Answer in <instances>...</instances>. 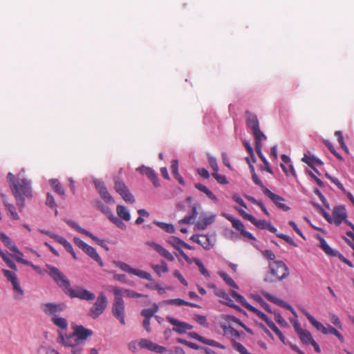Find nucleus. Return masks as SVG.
<instances>
[{"mask_svg": "<svg viewBox=\"0 0 354 354\" xmlns=\"http://www.w3.org/2000/svg\"><path fill=\"white\" fill-rule=\"evenodd\" d=\"M46 272L54 280L58 286L71 298L91 301L95 299V295L82 287L73 289L68 278L56 267L46 264Z\"/></svg>", "mask_w": 354, "mask_h": 354, "instance_id": "1", "label": "nucleus"}, {"mask_svg": "<svg viewBox=\"0 0 354 354\" xmlns=\"http://www.w3.org/2000/svg\"><path fill=\"white\" fill-rule=\"evenodd\" d=\"M7 180L15 198L19 212H22L25 207V200L30 199L32 197L30 182L27 179L21 178L16 183L15 176L10 172L8 174Z\"/></svg>", "mask_w": 354, "mask_h": 354, "instance_id": "2", "label": "nucleus"}, {"mask_svg": "<svg viewBox=\"0 0 354 354\" xmlns=\"http://www.w3.org/2000/svg\"><path fill=\"white\" fill-rule=\"evenodd\" d=\"M289 274V269L283 261H274L269 263L263 281L266 283H275L287 278Z\"/></svg>", "mask_w": 354, "mask_h": 354, "instance_id": "3", "label": "nucleus"}, {"mask_svg": "<svg viewBox=\"0 0 354 354\" xmlns=\"http://www.w3.org/2000/svg\"><path fill=\"white\" fill-rule=\"evenodd\" d=\"M231 294H232L233 298L237 302L241 304L243 307H245L248 310L255 313L258 316V317L260 318L261 319H262L263 321H264L266 323V324H268V322H270L272 321L263 312L260 311L257 308H256L254 306H252V305H250L242 295H241L236 291H232Z\"/></svg>", "mask_w": 354, "mask_h": 354, "instance_id": "4", "label": "nucleus"}, {"mask_svg": "<svg viewBox=\"0 0 354 354\" xmlns=\"http://www.w3.org/2000/svg\"><path fill=\"white\" fill-rule=\"evenodd\" d=\"M106 306L107 298L103 292H100L96 301L90 309V316L93 319H96L104 312Z\"/></svg>", "mask_w": 354, "mask_h": 354, "instance_id": "5", "label": "nucleus"}, {"mask_svg": "<svg viewBox=\"0 0 354 354\" xmlns=\"http://www.w3.org/2000/svg\"><path fill=\"white\" fill-rule=\"evenodd\" d=\"M114 264L116 267L119 268L120 270H122L124 272L133 274L134 275H136L142 279H147L148 281L152 280V277L150 273L147 272L143 270H137L135 268H132L127 263L120 261H114Z\"/></svg>", "mask_w": 354, "mask_h": 354, "instance_id": "6", "label": "nucleus"}, {"mask_svg": "<svg viewBox=\"0 0 354 354\" xmlns=\"http://www.w3.org/2000/svg\"><path fill=\"white\" fill-rule=\"evenodd\" d=\"M332 223H334L337 226L339 225L343 221L349 225L354 231V225L350 221L346 220L347 213L344 206H337L333 210Z\"/></svg>", "mask_w": 354, "mask_h": 354, "instance_id": "7", "label": "nucleus"}, {"mask_svg": "<svg viewBox=\"0 0 354 354\" xmlns=\"http://www.w3.org/2000/svg\"><path fill=\"white\" fill-rule=\"evenodd\" d=\"M124 313L125 307L123 299L114 296V301L112 306V313L122 325L125 324Z\"/></svg>", "mask_w": 354, "mask_h": 354, "instance_id": "8", "label": "nucleus"}, {"mask_svg": "<svg viewBox=\"0 0 354 354\" xmlns=\"http://www.w3.org/2000/svg\"><path fill=\"white\" fill-rule=\"evenodd\" d=\"M65 308L63 303L47 302L41 304V309L48 317H55L59 315Z\"/></svg>", "mask_w": 354, "mask_h": 354, "instance_id": "9", "label": "nucleus"}, {"mask_svg": "<svg viewBox=\"0 0 354 354\" xmlns=\"http://www.w3.org/2000/svg\"><path fill=\"white\" fill-rule=\"evenodd\" d=\"M114 296L122 298V296H125L129 298H140L147 297V295L138 293L131 289L122 288L118 286H113L111 289Z\"/></svg>", "mask_w": 354, "mask_h": 354, "instance_id": "10", "label": "nucleus"}, {"mask_svg": "<svg viewBox=\"0 0 354 354\" xmlns=\"http://www.w3.org/2000/svg\"><path fill=\"white\" fill-rule=\"evenodd\" d=\"M167 321L174 326L173 330L179 334L186 333L187 330H192L193 326L184 322H180L174 317H167Z\"/></svg>", "mask_w": 354, "mask_h": 354, "instance_id": "11", "label": "nucleus"}, {"mask_svg": "<svg viewBox=\"0 0 354 354\" xmlns=\"http://www.w3.org/2000/svg\"><path fill=\"white\" fill-rule=\"evenodd\" d=\"M73 333L82 345L84 344L85 340L93 335L91 330L85 328L82 326L73 325Z\"/></svg>", "mask_w": 354, "mask_h": 354, "instance_id": "12", "label": "nucleus"}, {"mask_svg": "<svg viewBox=\"0 0 354 354\" xmlns=\"http://www.w3.org/2000/svg\"><path fill=\"white\" fill-rule=\"evenodd\" d=\"M264 194H266L279 209L283 211L290 209V207L283 203L285 200L281 196L273 193L269 189H265Z\"/></svg>", "mask_w": 354, "mask_h": 354, "instance_id": "13", "label": "nucleus"}, {"mask_svg": "<svg viewBox=\"0 0 354 354\" xmlns=\"http://www.w3.org/2000/svg\"><path fill=\"white\" fill-rule=\"evenodd\" d=\"M262 295L268 301L290 310L295 316H297L296 312L294 310V308L290 304L283 301L282 299H280L272 295L271 294H270L268 292H263Z\"/></svg>", "mask_w": 354, "mask_h": 354, "instance_id": "14", "label": "nucleus"}, {"mask_svg": "<svg viewBox=\"0 0 354 354\" xmlns=\"http://www.w3.org/2000/svg\"><path fill=\"white\" fill-rule=\"evenodd\" d=\"M60 342L64 346L75 347L82 345L74 333L69 335L64 336L62 333L59 334Z\"/></svg>", "mask_w": 354, "mask_h": 354, "instance_id": "15", "label": "nucleus"}, {"mask_svg": "<svg viewBox=\"0 0 354 354\" xmlns=\"http://www.w3.org/2000/svg\"><path fill=\"white\" fill-rule=\"evenodd\" d=\"M141 174L146 175L149 178L155 187H159L160 183L158 181V176L155 173L154 170L151 168L142 165L138 169Z\"/></svg>", "mask_w": 354, "mask_h": 354, "instance_id": "16", "label": "nucleus"}, {"mask_svg": "<svg viewBox=\"0 0 354 354\" xmlns=\"http://www.w3.org/2000/svg\"><path fill=\"white\" fill-rule=\"evenodd\" d=\"M245 122L252 131L259 128V123L257 116L253 113L246 111L245 113Z\"/></svg>", "mask_w": 354, "mask_h": 354, "instance_id": "17", "label": "nucleus"}, {"mask_svg": "<svg viewBox=\"0 0 354 354\" xmlns=\"http://www.w3.org/2000/svg\"><path fill=\"white\" fill-rule=\"evenodd\" d=\"M96 188L98 190V192L100 196L104 199V201L107 203H114V200L113 197L109 194L106 187L104 186L103 183L97 182L95 183Z\"/></svg>", "mask_w": 354, "mask_h": 354, "instance_id": "18", "label": "nucleus"}, {"mask_svg": "<svg viewBox=\"0 0 354 354\" xmlns=\"http://www.w3.org/2000/svg\"><path fill=\"white\" fill-rule=\"evenodd\" d=\"M214 215H201L196 224V227L199 230H205L209 225L214 223Z\"/></svg>", "mask_w": 354, "mask_h": 354, "instance_id": "19", "label": "nucleus"}, {"mask_svg": "<svg viewBox=\"0 0 354 354\" xmlns=\"http://www.w3.org/2000/svg\"><path fill=\"white\" fill-rule=\"evenodd\" d=\"M104 214L108 217V218L114 223L121 230H125L127 226L122 221L120 218L115 216L110 209H103Z\"/></svg>", "mask_w": 354, "mask_h": 354, "instance_id": "20", "label": "nucleus"}, {"mask_svg": "<svg viewBox=\"0 0 354 354\" xmlns=\"http://www.w3.org/2000/svg\"><path fill=\"white\" fill-rule=\"evenodd\" d=\"M84 252L88 255L91 258H92L93 260H95L100 267H102L104 266L103 261L98 254V253L96 252L95 249L88 245L86 248L84 249Z\"/></svg>", "mask_w": 354, "mask_h": 354, "instance_id": "21", "label": "nucleus"}, {"mask_svg": "<svg viewBox=\"0 0 354 354\" xmlns=\"http://www.w3.org/2000/svg\"><path fill=\"white\" fill-rule=\"evenodd\" d=\"M318 239L320 242V248L324 251V252L331 257H337V251H335L330 248V247L328 245L325 239L321 236H318Z\"/></svg>", "mask_w": 354, "mask_h": 354, "instance_id": "22", "label": "nucleus"}, {"mask_svg": "<svg viewBox=\"0 0 354 354\" xmlns=\"http://www.w3.org/2000/svg\"><path fill=\"white\" fill-rule=\"evenodd\" d=\"M221 215L232 223V226L239 232L245 227L241 221L234 218L232 215L223 212Z\"/></svg>", "mask_w": 354, "mask_h": 354, "instance_id": "23", "label": "nucleus"}, {"mask_svg": "<svg viewBox=\"0 0 354 354\" xmlns=\"http://www.w3.org/2000/svg\"><path fill=\"white\" fill-rule=\"evenodd\" d=\"M171 169L174 178L178 183L182 185H185V181L178 172V161L177 160L171 161Z\"/></svg>", "mask_w": 354, "mask_h": 354, "instance_id": "24", "label": "nucleus"}, {"mask_svg": "<svg viewBox=\"0 0 354 354\" xmlns=\"http://www.w3.org/2000/svg\"><path fill=\"white\" fill-rule=\"evenodd\" d=\"M302 162L307 164L309 167L314 169V166L316 165H322L323 162L315 158V156H307L306 154H304V157L301 159Z\"/></svg>", "mask_w": 354, "mask_h": 354, "instance_id": "25", "label": "nucleus"}, {"mask_svg": "<svg viewBox=\"0 0 354 354\" xmlns=\"http://www.w3.org/2000/svg\"><path fill=\"white\" fill-rule=\"evenodd\" d=\"M301 313L306 317L309 322L317 330H321L323 324L320 323L319 322L317 321L306 309L301 308Z\"/></svg>", "mask_w": 354, "mask_h": 354, "instance_id": "26", "label": "nucleus"}, {"mask_svg": "<svg viewBox=\"0 0 354 354\" xmlns=\"http://www.w3.org/2000/svg\"><path fill=\"white\" fill-rule=\"evenodd\" d=\"M252 133L255 140V147L263 146L262 142L266 139L265 134L261 131L260 128L254 129Z\"/></svg>", "mask_w": 354, "mask_h": 354, "instance_id": "27", "label": "nucleus"}, {"mask_svg": "<svg viewBox=\"0 0 354 354\" xmlns=\"http://www.w3.org/2000/svg\"><path fill=\"white\" fill-rule=\"evenodd\" d=\"M188 335L192 339H194L196 340H198V342H203L209 346H216L217 344V343L214 340L207 339L199 335L196 332H190L188 333Z\"/></svg>", "mask_w": 354, "mask_h": 354, "instance_id": "28", "label": "nucleus"}, {"mask_svg": "<svg viewBox=\"0 0 354 354\" xmlns=\"http://www.w3.org/2000/svg\"><path fill=\"white\" fill-rule=\"evenodd\" d=\"M116 212L118 216L124 220L125 221H129L131 219V215L128 209L123 205H118L116 208Z\"/></svg>", "mask_w": 354, "mask_h": 354, "instance_id": "29", "label": "nucleus"}, {"mask_svg": "<svg viewBox=\"0 0 354 354\" xmlns=\"http://www.w3.org/2000/svg\"><path fill=\"white\" fill-rule=\"evenodd\" d=\"M0 239L4 243V245L9 248L12 252L17 250V246L12 242L11 239L3 232H0Z\"/></svg>", "mask_w": 354, "mask_h": 354, "instance_id": "30", "label": "nucleus"}, {"mask_svg": "<svg viewBox=\"0 0 354 354\" xmlns=\"http://www.w3.org/2000/svg\"><path fill=\"white\" fill-rule=\"evenodd\" d=\"M184 241L176 236H171L168 240L167 243L173 246L176 250L180 252L181 248L183 246Z\"/></svg>", "mask_w": 354, "mask_h": 354, "instance_id": "31", "label": "nucleus"}, {"mask_svg": "<svg viewBox=\"0 0 354 354\" xmlns=\"http://www.w3.org/2000/svg\"><path fill=\"white\" fill-rule=\"evenodd\" d=\"M59 243L62 245L67 252H68L75 259H77L76 254L73 248L72 245L64 237H61L57 241Z\"/></svg>", "mask_w": 354, "mask_h": 354, "instance_id": "32", "label": "nucleus"}, {"mask_svg": "<svg viewBox=\"0 0 354 354\" xmlns=\"http://www.w3.org/2000/svg\"><path fill=\"white\" fill-rule=\"evenodd\" d=\"M200 242L198 244L201 245L205 250H210L214 244L210 241L209 237L207 235L201 234Z\"/></svg>", "mask_w": 354, "mask_h": 354, "instance_id": "33", "label": "nucleus"}, {"mask_svg": "<svg viewBox=\"0 0 354 354\" xmlns=\"http://www.w3.org/2000/svg\"><path fill=\"white\" fill-rule=\"evenodd\" d=\"M158 306L156 304H154L152 308L143 309L141 311V315L145 317V319H150L154 314L158 311Z\"/></svg>", "mask_w": 354, "mask_h": 354, "instance_id": "34", "label": "nucleus"}, {"mask_svg": "<svg viewBox=\"0 0 354 354\" xmlns=\"http://www.w3.org/2000/svg\"><path fill=\"white\" fill-rule=\"evenodd\" d=\"M52 322L62 330H66L68 327V322L65 318L55 317L51 318Z\"/></svg>", "mask_w": 354, "mask_h": 354, "instance_id": "35", "label": "nucleus"}, {"mask_svg": "<svg viewBox=\"0 0 354 354\" xmlns=\"http://www.w3.org/2000/svg\"><path fill=\"white\" fill-rule=\"evenodd\" d=\"M153 223L160 228H161L162 230H163L164 231H165L166 232L174 233L175 232V228L172 224L166 223L158 221H154Z\"/></svg>", "mask_w": 354, "mask_h": 354, "instance_id": "36", "label": "nucleus"}, {"mask_svg": "<svg viewBox=\"0 0 354 354\" xmlns=\"http://www.w3.org/2000/svg\"><path fill=\"white\" fill-rule=\"evenodd\" d=\"M218 274L228 286L236 289L239 288L237 284L228 274L224 272H220Z\"/></svg>", "mask_w": 354, "mask_h": 354, "instance_id": "37", "label": "nucleus"}, {"mask_svg": "<svg viewBox=\"0 0 354 354\" xmlns=\"http://www.w3.org/2000/svg\"><path fill=\"white\" fill-rule=\"evenodd\" d=\"M268 327L277 335L279 339L283 343L286 344V338L285 336L283 335L281 331L277 328V326L275 325V324L271 321L270 322H268Z\"/></svg>", "mask_w": 354, "mask_h": 354, "instance_id": "38", "label": "nucleus"}, {"mask_svg": "<svg viewBox=\"0 0 354 354\" xmlns=\"http://www.w3.org/2000/svg\"><path fill=\"white\" fill-rule=\"evenodd\" d=\"M299 337L301 341L304 344H306V345L310 344L314 340L311 333L308 330H305L303 333H301L299 335Z\"/></svg>", "mask_w": 354, "mask_h": 354, "instance_id": "39", "label": "nucleus"}, {"mask_svg": "<svg viewBox=\"0 0 354 354\" xmlns=\"http://www.w3.org/2000/svg\"><path fill=\"white\" fill-rule=\"evenodd\" d=\"M50 183L53 190L58 194L62 196L64 194V189L60 183L57 179H51Z\"/></svg>", "mask_w": 354, "mask_h": 354, "instance_id": "40", "label": "nucleus"}, {"mask_svg": "<svg viewBox=\"0 0 354 354\" xmlns=\"http://www.w3.org/2000/svg\"><path fill=\"white\" fill-rule=\"evenodd\" d=\"M224 332L225 335H230L231 337L232 342L233 340L236 341V339L240 337L239 331L231 326L225 327Z\"/></svg>", "mask_w": 354, "mask_h": 354, "instance_id": "41", "label": "nucleus"}, {"mask_svg": "<svg viewBox=\"0 0 354 354\" xmlns=\"http://www.w3.org/2000/svg\"><path fill=\"white\" fill-rule=\"evenodd\" d=\"M157 252L169 261H173L175 259L174 255L162 245H160Z\"/></svg>", "mask_w": 354, "mask_h": 354, "instance_id": "42", "label": "nucleus"}, {"mask_svg": "<svg viewBox=\"0 0 354 354\" xmlns=\"http://www.w3.org/2000/svg\"><path fill=\"white\" fill-rule=\"evenodd\" d=\"M153 269L159 275H160L161 272L165 273L169 272L167 265L165 261H161L160 264L159 265L153 266Z\"/></svg>", "mask_w": 354, "mask_h": 354, "instance_id": "43", "label": "nucleus"}, {"mask_svg": "<svg viewBox=\"0 0 354 354\" xmlns=\"http://www.w3.org/2000/svg\"><path fill=\"white\" fill-rule=\"evenodd\" d=\"M6 209L9 212L10 217L13 220H19V216L16 211V208L12 203H6Z\"/></svg>", "mask_w": 354, "mask_h": 354, "instance_id": "44", "label": "nucleus"}, {"mask_svg": "<svg viewBox=\"0 0 354 354\" xmlns=\"http://www.w3.org/2000/svg\"><path fill=\"white\" fill-rule=\"evenodd\" d=\"M250 222L259 229H266L268 223L265 220H258L254 216L251 217Z\"/></svg>", "mask_w": 354, "mask_h": 354, "instance_id": "45", "label": "nucleus"}, {"mask_svg": "<svg viewBox=\"0 0 354 354\" xmlns=\"http://www.w3.org/2000/svg\"><path fill=\"white\" fill-rule=\"evenodd\" d=\"M2 272L4 276L6 277L7 280L10 281L11 283L18 281L17 274L15 272L6 269H3Z\"/></svg>", "mask_w": 354, "mask_h": 354, "instance_id": "46", "label": "nucleus"}, {"mask_svg": "<svg viewBox=\"0 0 354 354\" xmlns=\"http://www.w3.org/2000/svg\"><path fill=\"white\" fill-rule=\"evenodd\" d=\"M193 261L195 263V264L199 268V270H200V272L205 276V277H209V272L207 270V269L205 268V266H203V263L201 262V261L199 259H197V258H194L193 259Z\"/></svg>", "mask_w": 354, "mask_h": 354, "instance_id": "47", "label": "nucleus"}, {"mask_svg": "<svg viewBox=\"0 0 354 354\" xmlns=\"http://www.w3.org/2000/svg\"><path fill=\"white\" fill-rule=\"evenodd\" d=\"M46 204L50 207L51 209H54L55 210V214H57V204L55 201L54 197L50 194L48 193L46 196Z\"/></svg>", "mask_w": 354, "mask_h": 354, "instance_id": "48", "label": "nucleus"}, {"mask_svg": "<svg viewBox=\"0 0 354 354\" xmlns=\"http://www.w3.org/2000/svg\"><path fill=\"white\" fill-rule=\"evenodd\" d=\"M66 223L68 225H70L71 227H73V229L77 230L78 232L82 233L86 236L88 234V232H89V231L82 228L77 223H75L73 221H67Z\"/></svg>", "mask_w": 354, "mask_h": 354, "instance_id": "49", "label": "nucleus"}, {"mask_svg": "<svg viewBox=\"0 0 354 354\" xmlns=\"http://www.w3.org/2000/svg\"><path fill=\"white\" fill-rule=\"evenodd\" d=\"M324 143L325 144V145L327 147V148L330 150V151L339 160H343V158L342 157V156L337 153L333 145H332V143L328 141V140H324Z\"/></svg>", "mask_w": 354, "mask_h": 354, "instance_id": "50", "label": "nucleus"}, {"mask_svg": "<svg viewBox=\"0 0 354 354\" xmlns=\"http://www.w3.org/2000/svg\"><path fill=\"white\" fill-rule=\"evenodd\" d=\"M12 285L13 286L14 290L17 291L18 293L17 295L15 296V298L16 299H21L22 296L24 295V291L20 286L19 282L17 281L12 283Z\"/></svg>", "mask_w": 354, "mask_h": 354, "instance_id": "51", "label": "nucleus"}, {"mask_svg": "<svg viewBox=\"0 0 354 354\" xmlns=\"http://www.w3.org/2000/svg\"><path fill=\"white\" fill-rule=\"evenodd\" d=\"M12 285L13 286L14 290L17 291L18 293L17 295L15 296V298L16 299H21L22 296L24 295V291L20 286L19 282L17 281L12 283Z\"/></svg>", "mask_w": 354, "mask_h": 354, "instance_id": "52", "label": "nucleus"}, {"mask_svg": "<svg viewBox=\"0 0 354 354\" xmlns=\"http://www.w3.org/2000/svg\"><path fill=\"white\" fill-rule=\"evenodd\" d=\"M120 196L122 197L123 200L127 203H133L135 202V198L129 189H127Z\"/></svg>", "mask_w": 354, "mask_h": 354, "instance_id": "53", "label": "nucleus"}, {"mask_svg": "<svg viewBox=\"0 0 354 354\" xmlns=\"http://www.w3.org/2000/svg\"><path fill=\"white\" fill-rule=\"evenodd\" d=\"M276 235L277 237L282 239L290 245L297 247V244L295 242L292 237L281 233L276 234Z\"/></svg>", "mask_w": 354, "mask_h": 354, "instance_id": "54", "label": "nucleus"}, {"mask_svg": "<svg viewBox=\"0 0 354 354\" xmlns=\"http://www.w3.org/2000/svg\"><path fill=\"white\" fill-rule=\"evenodd\" d=\"M139 342H140V348H147L150 351L152 350L153 343L151 340H149L147 339H141L140 340H139Z\"/></svg>", "mask_w": 354, "mask_h": 354, "instance_id": "55", "label": "nucleus"}, {"mask_svg": "<svg viewBox=\"0 0 354 354\" xmlns=\"http://www.w3.org/2000/svg\"><path fill=\"white\" fill-rule=\"evenodd\" d=\"M164 303L166 304L176 305V306H184V304H185L184 299H179V298L167 299V300H165L164 301Z\"/></svg>", "mask_w": 354, "mask_h": 354, "instance_id": "56", "label": "nucleus"}, {"mask_svg": "<svg viewBox=\"0 0 354 354\" xmlns=\"http://www.w3.org/2000/svg\"><path fill=\"white\" fill-rule=\"evenodd\" d=\"M115 188L116 192L121 195L123 192H124L127 189H128L127 187L125 184L120 181H116L115 183Z\"/></svg>", "mask_w": 354, "mask_h": 354, "instance_id": "57", "label": "nucleus"}, {"mask_svg": "<svg viewBox=\"0 0 354 354\" xmlns=\"http://www.w3.org/2000/svg\"><path fill=\"white\" fill-rule=\"evenodd\" d=\"M274 320L280 325L285 326L288 325L286 321L283 319V317L281 315L279 311H274Z\"/></svg>", "mask_w": 354, "mask_h": 354, "instance_id": "58", "label": "nucleus"}, {"mask_svg": "<svg viewBox=\"0 0 354 354\" xmlns=\"http://www.w3.org/2000/svg\"><path fill=\"white\" fill-rule=\"evenodd\" d=\"M13 252L15 253V259L18 261V262H20V263H22L24 265H29L30 264V262L26 261V260H24L22 257H23V253L21 252L18 248H17V250L16 251H12Z\"/></svg>", "mask_w": 354, "mask_h": 354, "instance_id": "59", "label": "nucleus"}, {"mask_svg": "<svg viewBox=\"0 0 354 354\" xmlns=\"http://www.w3.org/2000/svg\"><path fill=\"white\" fill-rule=\"evenodd\" d=\"M329 334L334 335L342 343L344 342L343 335L332 326H329Z\"/></svg>", "mask_w": 354, "mask_h": 354, "instance_id": "60", "label": "nucleus"}, {"mask_svg": "<svg viewBox=\"0 0 354 354\" xmlns=\"http://www.w3.org/2000/svg\"><path fill=\"white\" fill-rule=\"evenodd\" d=\"M243 145L245 147L246 151L250 154V156H251L252 162H256L257 160L254 156V151L250 143H248L247 141H244Z\"/></svg>", "mask_w": 354, "mask_h": 354, "instance_id": "61", "label": "nucleus"}, {"mask_svg": "<svg viewBox=\"0 0 354 354\" xmlns=\"http://www.w3.org/2000/svg\"><path fill=\"white\" fill-rule=\"evenodd\" d=\"M213 177L217 180V182L220 184L225 185L227 183V180L225 176L220 175L217 172H214L212 174Z\"/></svg>", "mask_w": 354, "mask_h": 354, "instance_id": "62", "label": "nucleus"}, {"mask_svg": "<svg viewBox=\"0 0 354 354\" xmlns=\"http://www.w3.org/2000/svg\"><path fill=\"white\" fill-rule=\"evenodd\" d=\"M329 319L333 325L339 327V328H342V325L341 321L336 315L330 314Z\"/></svg>", "mask_w": 354, "mask_h": 354, "instance_id": "63", "label": "nucleus"}, {"mask_svg": "<svg viewBox=\"0 0 354 354\" xmlns=\"http://www.w3.org/2000/svg\"><path fill=\"white\" fill-rule=\"evenodd\" d=\"M194 320L202 326H207V322L205 316L201 315H195Z\"/></svg>", "mask_w": 354, "mask_h": 354, "instance_id": "64", "label": "nucleus"}]
</instances>
